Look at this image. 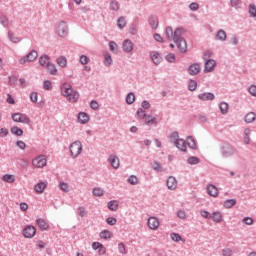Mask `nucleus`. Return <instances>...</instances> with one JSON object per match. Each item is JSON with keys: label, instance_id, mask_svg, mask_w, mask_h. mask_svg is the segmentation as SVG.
I'll return each mask as SVG.
<instances>
[{"label": "nucleus", "instance_id": "nucleus-20", "mask_svg": "<svg viewBox=\"0 0 256 256\" xmlns=\"http://www.w3.org/2000/svg\"><path fill=\"white\" fill-rule=\"evenodd\" d=\"M108 161L113 169H119V157L111 155Z\"/></svg>", "mask_w": 256, "mask_h": 256}, {"label": "nucleus", "instance_id": "nucleus-52", "mask_svg": "<svg viewBox=\"0 0 256 256\" xmlns=\"http://www.w3.org/2000/svg\"><path fill=\"white\" fill-rule=\"evenodd\" d=\"M0 23L3 27H9V19L6 16H0Z\"/></svg>", "mask_w": 256, "mask_h": 256}, {"label": "nucleus", "instance_id": "nucleus-22", "mask_svg": "<svg viewBox=\"0 0 256 256\" xmlns=\"http://www.w3.org/2000/svg\"><path fill=\"white\" fill-rule=\"evenodd\" d=\"M148 227L149 229H157L159 227V220L155 217H150L148 219Z\"/></svg>", "mask_w": 256, "mask_h": 256}, {"label": "nucleus", "instance_id": "nucleus-29", "mask_svg": "<svg viewBox=\"0 0 256 256\" xmlns=\"http://www.w3.org/2000/svg\"><path fill=\"white\" fill-rule=\"evenodd\" d=\"M255 119H256V114H255V112H249V113L244 117L245 123H253V121H255Z\"/></svg>", "mask_w": 256, "mask_h": 256}, {"label": "nucleus", "instance_id": "nucleus-8", "mask_svg": "<svg viewBox=\"0 0 256 256\" xmlns=\"http://www.w3.org/2000/svg\"><path fill=\"white\" fill-rule=\"evenodd\" d=\"M57 33L59 37H67L69 34V27L67 26V22L61 21L58 24Z\"/></svg>", "mask_w": 256, "mask_h": 256}, {"label": "nucleus", "instance_id": "nucleus-7", "mask_svg": "<svg viewBox=\"0 0 256 256\" xmlns=\"http://www.w3.org/2000/svg\"><path fill=\"white\" fill-rule=\"evenodd\" d=\"M37 57H39V53L37 52V50H32L25 57L20 58L19 63L20 65H25L27 61L29 63H32V61H35Z\"/></svg>", "mask_w": 256, "mask_h": 256}, {"label": "nucleus", "instance_id": "nucleus-40", "mask_svg": "<svg viewBox=\"0 0 256 256\" xmlns=\"http://www.w3.org/2000/svg\"><path fill=\"white\" fill-rule=\"evenodd\" d=\"M113 63V59L111 58V54L106 53L104 55V65L106 67H110V65Z\"/></svg>", "mask_w": 256, "mask_h": 256}, {"label": "nucleus", "instance_id": "nucleus-43", "mask_svg": "<svg viewBox=\"0 0 256 256\" xmlns=\"http://www.w3.org/2000/svg\"><path fill=\"white\" fill-rule=\"evenodd\" d=\"M152 169L154 171H157V173H161V171H163V166H161V164H159V162L154 161V163L152 164Z\"/></svg>", "mask_w": 256, "mask_h": 256}, {"label": "nucleus", "instance_id": "nucleus-50", "mask_svg": "<svg viewBox=\"0 0 256 256\" xmlns=\"http://www.w3.org/2000/svg\"><path fill=\"white\" fill-rule=\"evenodd\" d=\"M231 7L235 9H241V0H230Z\"/></svg>", "mask_w": 256, "mask_h": 256}, {"label": "nucleus", "instance_id": "nucleus-41", "mask_svg": "<svg viewBox=\"0 0 256 256\" xmlns=\"http://www.w3.org/2000/svg\"><path fill=\"white\" fill-rule=\"evenodd\" d=\"M199 158H197V156H190L188 159H187V163L189 165H199Z\"/></svg>", "mask_w": 256, "mask_h": 256}, {"label": "nucleus", "instance_id": "nucleus-39", "mask_svg": "<svg viewBox=\"0 0 256 256\" xmlns=\"http://www.w3.org/2000/svg\"><path fill=\"white\" fill-rule=\"evenodd\" d=\"M144 119L146 125H155V123H157V118L153 117L152 115H148Z\"/></svg>", "mask_w": 256, "mask_h": 256}, {"label": "nucleus", "instance_id": "nucleus-19", "mask_svg": "<svg viewBox=\"0 0 256 256\" xmlns=\"http://www.w3.org/2000/svg\"><path fill=\"white\" fill-rule=\"evenodd\" d=\"M36 223L42 231H47L49 229L48 223L43 218H37Z\"/></svg>", "mask_w": 256, "mask_h": 256}, {"label": "nucleus", "instance_id": "nucleus-45", "mask_svg": "<svg viewBox=\"0 0 256 256\" xmlns=\"http://www.w3.org/2000/svg\"><path fill=\"white\" fill-rule=\"evenodd\" d=\"M43 89H45V91H51V89H53V84L51 83V81L45 80L43 82Z\"/></svg>", "mask_w": 256, "mask_h": 256}, {"label": "nucleus", "instance_id": "nucleus-55", "mask_svg": "<svg viewBox=\"0 0 256 256\" xmlns=\"http://www.w3.org/2000/svg\"><path fill=\"white\" fill-rule=\"evenodd\" d=\"M93 195H94L95 197H102V195H103V189H101V188H94V189H93Z\"/></svg>", "mask_w": 256, "mask_h": 256}, {"label": "nucleus", "instance_id": "nucleus-36", "mask_svg": "<svg viewBox=\"0 0 256 256\" xmlns=\"http://www.w3.org/2000/svg\"><path fill=\"white\" fill-rule=\"evenodd\" d=\"M46 67H47L50 75H57V66H55V64L50 62L47 64Z\"/></svg>", "mask_w": 256, "mask_h": 256}, {"label": "nucleus", "instance_id": "nucleus-23", "mask_svg": "<svg viewBox=\"0 0 256 256\" xmlns=\"http://www.w3.org/2000/svg\"><path fill=\"white\" fill-rule=\"evenodd\" d=\"M216 40L217 41H227V32H225V30H223V29L218 30V32L216 34Z\"/></svg>", "mask_w": 256, "mask_h": 256}, {"label": "nucleus", "instance_id": "nucleus-48", "mask_svg": "<svg viewBox=\"0 0 256 256\" xmlns=\"http://www.w3.org/2000/svg\"><path fill=\"white\" fill-rule=\"evenodd\" d=\"M120 5L117 1H111L110 3V9L111 11H119Z\"/></svg>", "mask_w": 256, "mask_h": 256}, {"label": "nucleus", "instance_id": "nucleus-24", "mask_svg": "<svg viewBox=\"0 0 256 256\" xmlns=\"http://www.w3.org/2000/svg\"><path fill=\"white\" fill-rule=\"evenodd\" d=\"M166 37L168 41H175V32L171 26L166 27Z\"/></svg>", "mask_w": 256, "mask_h": 256}, {"label": "nucleus", "instance_id": "nucleus-33", "mask_svg": "<svg viewBox=\"0 0 256 256\" xmlns=\"http://www.w3.org/2000/svg\"><path fill=\"white\" fill-rule=\"evenodd\" d=\"M108 209L110 211H117V209H119V203H117V200L108 202Z\"/></svg>", "mask_w": 256, "mask_h": 256}, {"label": "nucleus", "instance_id": "nucleus-63", "mask_svg": "<svg viewBox=\"0 0 256 256\" xmlns=\"http://www.w3.org/2000/svg\"><path fill=\"white\" fill-rule=\"evenodd\" d=\"M90 107L94 110V111H97V109H99V102L95 101V100H92L90 102Z\"/></svg>", "mask_w": 256, "mask_h": 256}, {"label": "nucleus", "instance_id": "nucleus-9", "mask_svg": "<svg viewBox=\"0 0 256 256\" xmlns=\"http://www.w3.org/2000/svg\"><path fill=\"white\" fill-rule=\"evenodd\" d=\"M35 233H37V229L32 225H28L23 229V235L26 239H33V237H35Z\"/></svg>", "mask_w": 256, "mask_h": 256}, {"label": "nucleus", "instance_id": "nucleus-47", "mask_svg": "<svg viewBox=\"0 0 256 256\" xmlns=\"http://www.w3.org/2000/svg\"><path fill=\"white\" fill-rule=\"evenodd\" d=\"M101 239H111V231L104 230L100 233Z\"/></svg>", "mask_w": 256, "mask_h": 256}, {"label": "nucleus", "instance_id": "nucleus-62", "mask_svg": "<svg viewBox=\"0 0 256 256\" xmlns=\"http://www.w3.org/2000/svg\"><path fill=\"white\" fill-rule=\"evenodd\" d=\"M191 11H199V4L197 2H192L189 5Z\"/></svg>", "mask_w": 256, "mask_h": 256}, {"label": "nucleus", "instance_id": "nucleus-15", "mask_svg": "<svg viewBox=\"0 0 256 256\" xmlns=\"http://www.w3.org/2000/svg\"><path fill=\"white\" fill-rule=\"evenodd\" d=\"M133 42L129 39L127 40H124L123 44H122V48H123V51L125 53H131V51H133Z\"/></svg>", "mask_w": 256, "mask_h": 256}, {"label": "nucleus", "instance_id": "nucleus-56", "mask_svg": "<svg viewBox=\"0 0 256 256\" xmlns=\"http://www.w3.org/2000/svg\"><path fill=\"white\" fill-rule=\"evenodd\" d=\"M242 223H245V225H253V223H255V220H253V218L251 217H244Z\"/></svg>", "mask_w": 256, "mask_h": 256}, {"label": "nucleus", "instance_id": "nucleus-17", "mask_svg": "<svg viewBox=\"0 0 256 256\" xmlns=\"http://www.w3.org/2000/svg\"><path fill=\"white\" fill-rule=\"evenodd\" d=\"M148 23H149L150 27L155 30V29H157V27H159V18H157V16H155V15H151L148 18Z\"/></svg>", "mask_w": 256, "mask_h": 256}, {"label": "nucleus", "instance_id": "nucleus-27", "mask_svg": "<svg viewBox=\"0 0 256 256\" xmlns=\"http://www.w3.org/2000/svg\"><path fill=\"white\" fill-rule=\"evenodd\" d=\"M211 219L214 223H221V221H223V215L221 212H213Z\"/></svg>", "mask_w": 256, "mask_h": 256}, {"label": "nucleus", "instance_id": "nucleus-10", "mask_svg": "<svg viewBox=\"0 0 256 256\" xmlns=\"http://www.w3.org/2000/svg\"><path fill=\"white\" fill-rule=\"evenodd\" d=\"M32 165L34 167H37V169H41L42 167H45L47 165V159L45 156H38L32 161Z\"/></svg>", "mask_w": 256, "mask_h": 256}, {"label": "nucleus", "instance_id": "nucleus-28", "mask_svg": "<svg viewBox=\"0 0 256 256\" xmlns=\"http://www.w3.org/2000/svg\"><path fill=\"white\" fill-rule=\"evenodd\" d=\"M223 205H224L225 209H231L232 207H235V205H237V200L227 199Z\"/></svg>", "mask_w": 256, "mask_h": 256}, {"label": "nucleus", "instance_id": "nucleus-30", "mask_svg": "<svg viewBox=\"0 0 256 256\" xmlns=\"http://www.w3.org/2000/svg\"><path fill=\"white\" fill-rule=\"evenodd\" d=\"M250 135H251V129L246 128V129L244 130V143H245L246 145H249V144L251 143Z\"/></svg>", "mask_w": 256, "mask_h": 256}, {"label": "nucleus", "instance_id": "nucleus-37", "mask_svg": "<svg viewBox=\"0 0 256 256\" xmlns=\"http://www.w3.org/2000/svg\"><path fill=\"white\" fill-rule=\"evenodd\" d=\"M126 103L127 105H133V103H135V93L130 92L127 94Z\"/></svg>", "mask_w": 256, "mask_h": 256}, {"label": "nucleus", "instance_id": "nucleus-14", "mask_svg": "<svg viewBox=\"0 0 256 256\" xmlns=\"http://www.w3.org/2000/svg\"><path fill=\"white\" fill-rule=\"evenodd\" d=\"M151 60L153 61L154 65H160L161 61H163V58L157 51L150 52Z\"/></svg>", "mask_w": 256, "mask_h": 256}, {"label": "nucleus", "instance_id": "nucleus-2", "mask_svg": "<svg viewBox=\"0 0 256 256\" xmlns=\"http://www.w3.org/2000/svg\"><path fill=\"white\" fill-rule=\"evenodd\" d=\"M61 92L64 97H68L69 101L75 103L79 99V92L73 90L71 85L64 83L61 86Z\"/></svg>", "mask_w": 256, "mask_h": 256}, {"label": "nucleus", "instance_id": "nucleus-4", "mask_svg": "<svg viewBox=\"0 0 256 256\" xmlns=\"http://www.w3.org/2000/svg\"><path fill=\"white\" fill-rule=\"evenodd\" d=\"M220 152L222 157H224V159H227L229 157H233V155H235V147H233V145L224 142L221 146H220Z\"/></svg>", "mask_w": 256, "mask_h": 256}, {"label": "nucleus", "instance_id": "nucleus-26", "mask_svg": "<svg viewBox=\"0 0 256 256\" xmlns=\"http://www.w3.org/2000/svg\"><path fill=\"white\" fill-rule=\"evenodd\" d=\"M187 145L190 147V149H197V142L195 141V138L193 136L187 137Z\"/></svg>", "mask_w": 256, "mask_h": 256}, {"label": "nucleus", "instance_id": "nucleus-6", "mask_svg": "<svg viewBox=\"0 0 256 256\" xmlns=\"http://www.w3.org/2000/svg\"><path fill=\"white\" fill-rule=\"evenodd\" d=\"M12 121L15 123H24V125H29L31 123V119H29V117L23 113L12 114Z\"/></svg>", "mask_w": 256, "mask_h": 256}, {"label": "nucleus", "instance_id": "nucleus-16", "mask_svg": "<svg viewBox=\"0 0 256 256\" xmlns=\"http://www.w3.org/2000/svg\"><path fill=\"white\" fill-rule=\"evenodd\" d=\"M166 185L168 189H171V191L177 189V179L173 176H170L166 181Z\"/></svg>", "mask_w": 256, "mask_h": 256}, {"label": "nucleus", "instance_id": "nucleus-13", "mask_svg": "<svg viewBox=\"0 0 256 256\" xmlns=\"http://www.w3.org/2000/svg\"><path fill=\"white\" fill-rule=\"evenodd\" d=\"M198 99H200V101H213V99H215V94L211 92H204L198 94Z\"/></svg>", "mask_w": 256, "mask_h": 256}, {"label": "nucleus", "instance_id": "nucleus-11", "mask_svg": "<svg viewBox=\"0 0 256 256\" xmlns=\"http://www.w3.org/2000/svg\"><path fill=\"white\" fill-rule=\"evenodd\" d=\"M215 65H217V62H215L213 59L206 61L204 66V73H212V71H215Z\"/></svg>", "mask_w": 256, "mask_h": 256}, {"label": "nucleus", "instance_id": "nucleus-64", "mask_svg": "<svg viewBox=\"0 0 256 256\" xmlns=\"http://www.w3.org/2000/svg\"><path fill=\"white\" fill-rule=\"evenodd\" d=\"M248 91H249L250 95H252L253 97H256V86L255 85H251L248 88Z\"/></svg>", "mask_w": 256, "mask_h": 256}, {"label": "nucleus", "instance_id": "nucleus-3", "mask_svg": "<svg viewBox=\"0 0 256 256\" xmlns=\"http://www.w3.org/2000/svg\"><path fill=\"white\" fill-rule=\"evenodd\" d=\"M170 143H174L175 147L180 151H187V142L184 139H179V132L174 131L170 135Z\"/></svg>", "mask_w": 256, "mask_h": 256}, {"label": "nucleus", "instance_id": "nucleus-46", "mask_svg": "<svg viewBox=\"0 0 256 256\" xmlns=\"http://www.w3.org/2000/svg\"><path fill=\"white\" fill-rule=\"evenodd\" d=\"M188 89L189 91H195L197 89V81L191 79L188 83Z\"/></svg>", "mask_w": 256, "mask_h": 256}, {"label": "nucleus", "instance_id": "nucleus-25", "mask_svg": "<svg viewBox=\"0 0 256 256\" xmlns=\"http://www.w3.org/2000/svg\"><path fill=\"white\" fill-rule=\"evenodd\" d=\"M46 187L47 184H45V182H39L34 186V191H36V193H43Z\"/></svg>", "mask_w": 256, "mask_h": 256}, {"label": "nucleus", "instance_id": "nucleus-59", "mask_svg": "<svg viewBox=\"0 0 256 256\" xmlns=\"http://www.w3.org/2000/svg\"><path fill=\"white\" fill-rule=\"evenodd\" d=\"M107 225H117V218L115 217H108L106 219Z\"/></svg>", "mask_w": 256, "mask_h": 256}, {"label": "nucleus", "instance_id": "nucleus-18", "mask_svg": "<svg viewBox=\"0 0 256 256\" xmlns=\"http://www.w3.org/2000/svg\"><path fill=\"white\" fill-rule=\"evenodd\" d=\"M207 193L211 197H217V195H219V190L217 189V187L215 185L210 184L207 186Z\"/></svg>", "mask_w": 256, "mask_h": 256}, {"label": "nucleus", "instance_id": "nucleus-1", "mask_svg": "<svg viewBox=\"0 0 256 256\" xmlns=\"http://www.w3.org/2000/svg\"><path fill=\"white\" fill-rule=\"evenodd\" d=\"M181 33H183V29H175L174 43H176V47L177 49H179L180 53H187V41L185 40V38L181 37Z\"/></svg>", "mask_w": 256, "mask_h": 256}, {"label": "nucleus", "instance_id": "nucleus-38", "mask_svg": "<svg viewBox=\"0 0 256 256\" xmlns=\"http://www.w3.org/2000/svg\"><path fill=\"white\" fill-rule=\"evenodd\" d=\"M127 25V21L125 20V17H119L117 20V27L118 29H124Z\"/></svg>", "mask_w": 256, "mask_h": 256}, {"label": "nucleus", "instance_id": "nucleus-58", "mask_svg": "<svg viewBox=\"0 0 256 256\" xmlns=\"http://www.w3.org/2000/svg\"><path fill=\"white\" fill-rule=\"evenodd\" d=\"M172 241H175L176 243H179V241H181V235L177 234V233H172L170 235Z\"/></svg>", "mask_w": 256, "mask_h": 256}, {"label": "nucleus", "instance_id": "nucleus-42", "mask_svg": "<svg viewBox=\"0 0 256 256\" xmlns=\"http://www.w3.org/2000/svg\"><path fill=\"white\" fill-rule=\"evenodd\" d=\"M57 64L60 67H67V58H65V56H61L57 59Z\"/></svg>", "mask_w": 256, "mask_h": 256}, {"label": "nucleus", "instance_id": "nucleus-51", "mask_svg": "<svg viewBox=\"0 0 256 256\" xmlns=\"http://www.w3.org/2000/svg\"><path fill=\"white\" fill-rule=\"evenodd\" d=\"M128 183H130V185H137V183H139V179L137 176L132 175L128 178Z\"/></svg>", "mask_w": 256, "mask_h": 256}, {"label": "nucleus", "instance_id": "nucleus-44", "mask_svg": "<svg viewBox=\"0 0 256 256\" xmlns=\"http://www.w3.org/2000/svg\"><path fill=\"white\" fill-rule=\"evenodd\" d=\"M8 37L12 43H19V41H21V38L15 37V34H13L11 31L8 32Z\"/></svg>", "mask_w": 256, "mask_h": 256}, {"label": "nucleus", "instance_id": "nucleus-31", "mask_svg": "<svg viewBox=\"0 0 256 256\" xmlns=\"http://www.w3.org/2000/svg\"><path fill=\"white\" fill-rule=\"evenodd\" d=\"M219 109H220L222 115H227V112L229 111V104L226 102H221L219 104Z\"/></svg>", "mask_w": 256, "mask_h": 256}, {"label": "nucleus", "instance_id": "nucleus-49", "mask_svg": "<svg viewBox=\"0 0 256 256\" xmlns=\"http://www.w3.org/2000/svg\"><path fill=\"white\" fill-rule=\"evenodd\" d=\"M136 114L139 119H145V117H147V114L145 113V110H143V108H138Z\"/></svg>", "mask_w": 256, "mask_h": 256}, {"label": "nucleus", "instance_id": "nucleus-12", "mask_svg": "<svg viewBox=\"0 0 256 256\" xmlns=\"http://www.w3.org/2000/svg\"><path fill=\"white\" fill-rule=\"evenodd\" d=\"M189 75H199L201 73V65L198 63L191 64L188 68Z\"/></svg>", "mask_w": 256, "mask_h": 256}, {"label": "nucleus", "instance_id": "nucleus-5", "mask_svg": "<svg viewBox=\"0 0 256 256\" xmlns=\"http://www.w3.org/2000/svg\"><path fill=\"white\" fill-rule=\"evenodd\" d=\"M69 149L71 157H73V159H76V157H79V155H81V152L83 151V144H81V141H75L70 145Z\"/></svg>", "mask_w": 256, "mask_h": 256}, {"label": "nucleus", "instance_id": "nucleus-21", "mask_svg": "<svg viewBox=\"0 0 256 256\" xmlns=\"http://www.w3.org/2000/svg\"><path fill=\"white\" fill-rule=\"evenodd\" d=\"M78 121L82 125H85V123H89V114H87L85 112H80L78 114Z\"/></svg>", "mask_w": 256, "mask_h": 256}, {"label": "nucleus", "instance_id": "nucleus-54", "mask_svg": "<svg viewBox=\"0 0 256 256\" xmlns=\"http://www.w3.org/2000/svg\"><path fill=\"white\" fill-rule=\"evenodd\" d=\"M249 14L252 17H256V6H255V4H250L249 5Z\"/></svg>", "mask_w": 256, "mask_h": 256}, {"label": "nucleus", "instance_id": "nucleus-61", "mask_svg": "<svg viewBox=\"0 0 256 256\" xmlns=\"http://www.w3.org/2000/svg\"><path fill=\"white\" fill-rule=\"evenodd\" d=\"M166 61H168V63H175V54L169 53L166 55Z\"/></svg>", "mask_w": 256, "mask_h": 256}, {"label": "nucleus", "instance_id": "nucleus-35", "mask_svg": "<svg viewBox=\"0 0 256 256\" xmlns=\"http://www.w3.org/2000/svg\"><path fill=\"white\" fill-rule=\"evenodd\" d=\"M39 63L42 67H47L49 62V56L48 55H43L39 58Z\"/></svg>", "mask_w": 256, "mask_h": 256}, {"label": "nucleus", "instance_id": "nucleus-57", "mask_svg": "<svg viewBox=\"0 0 256 256\" xmlns=\"http://www.w3.org/2000/svg\"><path fill=\"white\" fill-rule=\"evenodd\" d=\"M137 32H138L137 25L131 24L130 27H129V33L131 35H137Z\"/></svg>", "mask_w": 256, "mask_h": 256}, {"label": "nucleus", "instance_id": "nucleus-53", "mask_svg": "<svg viewBox=\"0 0 256 256\" xmlns=\"http://www.w3.org/2000/svg\"><path fill=\"white\" fill-rule=\"evenodd\" d=\"M109 49L112 51V53H117V43L115 41H110Z\"/></svg>", "mask_w": 256, "mask_h": 256}, {"label": "nucleus", "instance_id": "nucleus-32", "mask_svg": "<svg viewBox=\"0 0 256 256\" xmlns=\"http://www.w3.org/2000/svg\"><path fill=\"white\" fill-rule=\"evenodd\" d=\"M11 133L16 137H21L23 135V129L19 128L18 126H14L11 128Z\"/></svg>", "mask_w": 256, "mask_h": 256}, {"label": "nucleus", "instance_id": "nucleus-60", "mask_svg": "<svg viewBox=\"0 0 256 256\" xmlns=\"http://www.w3.org/2000/svg\"><path fill=\"white\" fill-rule=\"evenodd\" d=\"M90 59L86 55H81L80 56V63L81 65H87L89 63Z\"/></svg>", "mask_w": 256, "mask_h": 256}, {"label": "nucleus", "instance_id": "nucleus-34", "mask_svg": "<svg viewBox=\"0 0 256 256\" xmlns=\"http://www.w3.org/2000/svg\"><path fill=\"white\" fill-rule=\"evenodd\" d=\"M2 181H5V183H15V175L5 174L2 177Z\"/></svg>", "mask_w": 256, "mask_h": 256}]
</instances>
